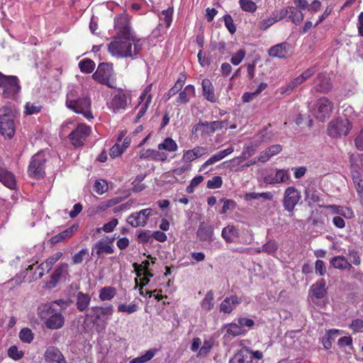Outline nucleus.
Returning <instances> with one entry per match:
<instances>
[{"label": "nucleus", "instance_id": "nucleus-1", "mask_svg": "<svg viewBox=\"0 0 363 363\" xmlns=\"http://www.w3.org/2000/svg\"><path fill=\"white\" fill-rule=\"evenodd\" d=\"M66 107L88 120L94 118L91 112V100L88 92L82 85L69 84L65 100Z\"/></svg>", "mask_w": 363, "mask_h": 363}, {"label": "nucleus", "instance_id": "nucleus-2", "mask_svg": "<svg viewBox=\"0 0 363 363\" xmlns=\"http://www.w3.org/2000/svg\"><path fill=\"white\" fill-rule=\"evenodd\" d=\"M130 37L115 38L108 45V50L112 56L116 57H133L142 50L138 41L131 40Z\"/></svg>", "mask_w": 363, "mask_h": 363}, {"label": "nucleus", "instance_id": "nucleus-3", "mask_svg": "<svg viewBox=\"0 0 363 363\" xmlns=\"http://www.w3.org/2000/svg\"><path fill=\"white\" fill-rule=\"evenodd\" d=\"M38 315L44 325L50 330H55L63 328L65 317L58 308L52 306L42 305L38 308Z\"/></svg>", "mask_w": 363, "mask_h": 363}, {"label": "nucleus", "instance_id": "nucleus-4", "mask_svg": "<svg viewBox=\"0 0 363 363\" xmlns=\"http://www.w3.org/2000/svg\"><path fill=\"white\" fill-rule=\"evenodd\" d=\"M16 113V111L9 104L0 108V133L5 138L10 139L14 135Z\"/></svg>", "mask_w": 363, "mask_h": 363}, {"label": "nucleus", "instance_id": "nucleus-5", "mask_svg": "<svg viewBox=\"0 0 363 363\" xmlns=\"http://www.w3.org/2000/svg\"><path fill=\"white\" fill-rule=\"evenodd\" d=\"M353 124L350 119L338 116L328 123L327 134L331 138H342L350 133Z\"/></svg>", "mask_w": 363, "mask_h": 363}, {"label": "nucleus", "instance_id": "nucleus-6", "mask_svg": "<svg viewBox=\"0 0 363 363\" xmlns=\"http://www.w3.org/2000/svg\"><path fill=\"white\" fill-rule=\"evenodd\" d=\"M50 157L48 151H40L34 155L30 161L28 173L30 177L40 179L45 174V163Z\"/></svg>", "mask_w": 363, "mask_h": 363}, {"label": "nucleus", "instance_id": "nucleus-7", "mask_svg": "<svg viewBox=\"0 0 363 363\" xmlns=\"http://www.w3.org/2000/svg\"><path fill=\"white\" fill-rule=\"evenodd\" d=\"M0 87L3 89V96L8 99H15L20 90L18 79L15 76H6L0 73Z\"/></svg>", "mask_w": 363, "mask_h": 363}, {"label": "nucleus", "instance_id": "nucleus-8", "mask_svg": "<svg viewBox=\"0 0 363 363\" xmlns=\"http://www.w3.org/2000/svg\"><path fill=\"white\" fill-rule=\"evenodd\" d=\"M333 110V102L327 97L323 96L315 101L313 108V114L317 119L323 121L330 117Z\"/></svg>", "mask_w": 363, "mask_h": 363}, {"label": "nucleus", "instance_id": "nucleus-9", "mask_svg": "<svg viewBox=\"0 0 363 363\" xmlns=\"http://www.w3.org/2000/svg\"><path fill=\"white\" fill-rule=\"evenodd\" d=\"M301 198V192L294 186L287 187L284 193L283 206L284 210L292 213Z\"/></svg>", "mask_w": 363, "mask_h": 363}, {"label": "nucleus", "instance_id": "nucleus-10", "mask_svg": "<svg viewBox=\"0 0 363 363\" xmlns=\"http://www.w3.org/2000/svg\"><path fill=\"white\" fill-rule=\"evenodd\" d=\"M153 214L154 212L152 208L142 209L138 212L131 213L127 218V223L133 228L145 227L148 218Z\"/></svg>", "mask_w": 363, "mask_h": 363}, {"label": "nucleus", "instance_id": "nucleus-11", "mask_svg": "<svg viewBox=\"0 0 363 363\" xmlns=\"http://www.w3.org/2000/svg\"><path fill=\"white\" fill-rule=\"evenodd\" d=\"M114 28L121 38L130 37L131 26L129 16L127 13L116 16L114 18Z\"/></svg>", "mask_w": 363, "mask_h": 363}, {"label": "nucleus", "instance_id": "nucleus-12", "mask_svg": "<svg viewBox=\"0 0 363 363\" xmlns=\"http://www.w3.org/2000/svg\"><path fill=\"white\" fill-rule=\"evenodd\" d=\"M128 101H130V95L121 90L113 96L108 104V108L114 113H121L125 110Z\"/></svg>", "mask_w": 363, "mask_h": 363}, {"label": "nucleus", "instance_id": "nucleus-13", "mask_svg": "<svg viewBox=\"0 0 363 363\" xmlns=\"http://www.w3.org/2000/svg\"><path fill=\"white\" fill-rule=\"evenodd\" d=\"M90 133V128L84 124H79L69 135V140L74 146H81Z\"/></svg>", "mask_w": 363, "mask_h": 363}, {"label": "nucleus", "instance_id": "nucleus-14", "mask_svg": "<svg viewBox=\"0 0 363 363\" xmlns=\"http://www.w3.org/2000/svg\"><path fill=\"white\" fill-rule=\"evenodd\" d=\"M290 179L288 169H276L274 174H269L264 177V182L267 184L274 185L284 183Z\"/></svg>", "mask_w": 363, "mask_h": 363}, {"label": "nucleus", "instance_id": "nucleus-15", "mask_svg": "<svg viewBox=\"0 0 363 363\" xmlns=\"http://www.w3.org/2000/svg\"><path fill=\"white\" fill-rule=\"evenodd\" d=\"M313 89L318 92L327 93L333 87L330 77L325 73L318 74L313 81Z\"/></svg>", "mask_w": 363, "mask_h": 363}, {"label": "nucleus", "instance_id": "nucleus-16", "mask_svg": "<svg viewBox=\"0 0 363 363\" xmlns=\"http://www.w3.org/2000/svg\"><path fill=\"white\" fill-rule=\"evenodd\" d=\"M293 49L291 45L286 42L272 46L269 50V55L271 57L278 58H286L291 55Z\"/></svg>", "mask_w": 363, "mask_h": 363}, {"label": "nucleus", "instance_id": "nucleus-17", "mask_svg": "<svg viewBox=\"0 0 363 363\" xmlns=\"http://www.w3.org/2000/svg\"><path fill=\"white\" fill-rule=\"evenodd\" d=\"M112 65L108 63L99 64L97 70L93 74L92 77L101 84H106L111 74Z\"/></svg>", "mask_w": 363, "mask_h": 363}, {"label": "nucleus", "instance_id": "nucleus-18", "mask_svg": "<svg viewBox=\"0 0 363 363\" xmlns=\"http://www.w3.org/2000/svg\"><path fill=\"white\" fill-rule=\"evenodd\" d=\"M221 237L228 244L240 240V234L238 227L230 224L226 225L222 229Z\"/></svg>", "mask_w": 363, "mask_h": 363}, {"label": "nucleus", "instance_id": "nucleus-19", "mask_svg": "<svg viewBox=\"0 0 363 363\" xmlns=\"http://www.w3.org/2000/svg\"><path fill=\"white\" fill-rule=\"evenodd\" d=\"M241 302V297L237 295L226 297L220 305V311L224 313H230Z\"/></svg>", "mask_w": 363, "mask_h": 363}, {"label": "nucleus", "instance_id": "nucleus-20", "mask_svg": "<svg viewBox=\"0 0 363 363\" xmlns=\"http://www.w3.org/2000/svg\"><path fill=\"white\" fill-rule=\"evenodd\" d=\"M140 158L143 160L148 159L155 161L164 162L167 159V155L164 152L160 151L159 150L147 149L140 152Z\"/></svg>", "mask_w": 363, "mask_h": 363}, {"label": "nucleus", "instance_id": "nucleus-21", "mask_svg": "<svg viewBox=\"0 0 363 363\" xmlns=\"http://www.w3.org/2000/svg\"><path fill=\"white\" fill-rule=\"evenodd\" d=\"M206 153V147L203 146H196L191 150L184 152L182 160L185 162H191L196 158L202 157Z\"/></svg>", "mask_w": 363, "mask_h": 363}, {"label": "nucleus", "instance_id": "nucleus-22", "mask_svg": "<svg viewBox=\"0 0 363 363\" xmlns=\"http://www.w3.org/2000/svg\"><path fill=\"white\" fill-rule=\"evenodd\" d=\"M91 311L96 319L106 320L112 316L113 307L111 304L104 306H94L91 308Z\"/></svg>", "mask_w": 363, "mask_h": 363}, {"label": "nucleus", "instance_id": "nucleus-23", "mask_svg": "<svg viewBox=\"0 0 363 363\" xmlns=\"http://www.w3.org/2000/svg\"><path fill=\"white\" fill-rule=\"evenodd\" d=\"M202 94L204 98L209 102L215 103L217 97L215 94L214 87L212 82L208 79H204L201 82Z\"/></svg>", "mask_w": 363, "mask_h": 363}, {"label": "nucleus", "instance_id": "nucleus-24", "mask_svg": "<svg viewBox=\"0 0 363 363\" xmlns=\"http://www.w3.org/2000/svg\"><path fill=\"white\" fill-rule=\"evenodd\" d=\"M0 182L11 189L16 186V179L13 173L9 172L0 165Z\"/></svg>", "mask_w": 363, "mask_h": 363}, {"label": "nucleus", "instance_id": "nucleus-25", "mask_svg": "<svg viewBox=\"0 0 363 363\" xmlns=\"http://www.w3.org/2000/svg\"><path fill=\"white\" fill-rule=\"evenodd\" d=\"M78 229L77 225H73L71 227L67 228L66 230H63L62 232L52 236L50 238V242L52 244H56L57 242H65L67 241L68 239H69L74 232H76Z\"/></svg>", "mask_w": 363, "mask_h": 363}, {"label": "nucleus", "instance_id": "nucleus-26", "mask_svg": "<svg viewBox=\"0 0 363 363\" xmlns=\"http://www.w3.org/2000/svg\"><path fill=\"white\" fill-rule=\"evenodd\" d=\"M223 330L225 331L224 337L229 339L243 335L246 332L245 330L240 328L238 323H235L225 324L223 326Z\"/></svg>", "mask_w": 363, "mask_h": 363}, {"label": "nucleus", "instance_id": "nucleus-27", "mask_svg": "<svg viewBox=\"0 0 363 363\" xmlns=\"http://www.w3.org/2000/svg\"><path fill=\"white\" fill-rule=\"evenodd\" d=\"M228 124L227 121H215L212 122H203L204 128L202 130V134L211 135L215 131L221 130Z\"/></svg>", "mask_w": 363, "mask_h": 363}, {"label": "nucleus", "instance_id": "nucleus-28", "mask_svg": "<svg viewBox=\"0 0 363 363\" xmlns=\"http://www.w3.org/2000/svg\"><path fill=\"white\" fill-rule=\"evenodd\" d=\"M68 274V264L62 262L57 265L51 275L50 283L55 286L60 279L65 274Z\"/></svg>", "mask_w": 363, "mask_h": 363}, {"label": "nucleus", "instance_id": "nucleus-29", "mask_svg": "<svg viewBox=\"0 0 363 363\" xmlns=\"http://www.w3.org/2000/svg\"><path fill=\"white\" fill-rule=\"evenodd\" d=\"M195 87L194 85L189 84L185 86L183 91H180L177 99L179 104H187L191 98L195 96Z\"/></svg>", "mask_w": 363, "mask_h": 363}, {"label": "nucleus", "instance_id": "nucleus-30", "mask_svg": "<svg viewBox=\"0 0 363 363\" xmlns=\"http://www.w3.org/2000/svg\"><path fill=\"white\" fill-rule=\"evenodd\" d=\"M251 362L252 356L250 349L243 348L234 355L229 363H251Z\"/></svg>", "mask_w": 363, "mask_h": 363}, {"label": "nucleus", "instance_id": "nucleus-31", "mask_svg": "<svg viewBox=\"0 0 363 363\" xmlns=\"http://www.w3.org/2000/svg\"><path fill=\"white\" fill-rule=\"evenodd\" d=\"M113 238L106 242L105 240H99L94 245V248L96 250V254L101 255L103 253L112 254L113 252V247L112 242Z\"/></svg>", "mask_w": 363, "mask_h": 363}, {"label": "nucleus", "instance_id": "nucleus-32", "mask_svg": "<svg viewBox=\"0 0 363 363\" xmlns=\"http://www.w3.org/2000/svg\"><path fill=\"white\" fill-rule=\"evenodd\" d=\"M313 296L317 299L323 298L326 294L325 281L324 279H320L316 283L313 284L310 289Z\"/></svg>", "mask_w": 363, "mask_h": 363}, {"label": "nucleus", "instance_id": "nucleus-33", "mask_svg": "<svg viewBox=\"0 0 363 363\" xmlns=\"http://www.w3.org/2000/svg\"><path fill=\"white\" fill-rule=\"evenodd\" d=\"M330 262L335 269L345 270L352 268L351 264L343 256H335L330 259Z\"/></svg>", "mask_w": 363, "mask_h": 363}, {"label": "nucleus", "instance_id": "nucleus-34", "mask_svg": "<svg viewBox=\"0 0 363 363\" xmlns=\"http://www.w3.org/2000/svg\"><path fill=\"white\" fill-rule=\"evenodd\" d=\"M326 208L330 209L332 213L340 215V216H341L346 218H352L354 217L353 211L347 207L337 205H329L327 206Z\"/></svg>", "mask_w": 363, "mask_h": 363}, {"label": "nucleus", "instance_id": "nucleus-35", "mask_svg": "<svg viewBox=\"0 0 363 363\" xmlns=\"http://www.w3.org/2000/svg\"><path fill=\"white\" fill-rule=\"evenodd\" d=\"M350 169L351 170H361L363 166V154L349 153Z\"/></svg>", "mask_w": 363, "mask_h": 363}, {"label": "nucleus", "instance_id": "nucleus-36", "mask_svg": "<svg viewBox=\"0 0 363 363\" xmlns=\"http://www.w3.org/2000/svg\"><path fill=\"white\" fill-rule=\"evenodd\" d=\"M63 354L61 351L55 346H49L46 348L44 353V358L46 362H55Z\"/></svg>", "mask_w": 363, "mask_h": 363}, {"label": "nucleus", "instance_id": "nucleus-37", "mask_svg": "<svg viewBox=\"0 0 363 363\" xmlns=\"http://www.w3.org/2000/svg\"><path fill=\"white\" fill-rule=\"evenodd\" d=\"M157 148L160 151L176 152L178 150L177 143L171 138H166L161 143L158 144Z\"/></svg>", "mask_w": 363, "mask_h": 363}, {"label": "nucleus", "instance_id": "nucleus-38", "mask_svg": "<svg viewBox=\"0 0 363 363\" xmlns=\"http://www.w3.org/2000/svg\"><path fill=\"white\" fill-rule=\"evenodd\" d=\"M116 295V289L113 286H104L99 291V298L101 301H111Z\"/></svg>", "mask_w": 363, "mask_h": 363}, {"label": "nucleus", "instance_id": "nucleus-39", "mask_svg": "<svg viewBox=\"0 0 363 363\" xmlns=\"http://www.w3.org/2000/svg\"><path fill=\"white\" fill-rule=\"evenodd\" d=\"M63 256V253L62 252H57L55 254L50 256L48 259H46L43 264V269L46 270V273H48L53 265L60 260Z\"/></svg>", "mask_w": 363, "mask_h": 363}, {"label": "nucleus", "instance_id": "nucleus-40", "mask_svg": "<svg viewBox=\"0 0 363 363\" xmlns=\"http://www.w3.org/2000/svg\"><path fill=\"white\" fill-rule=\"evenodd\" d=\"M91 297L86 294L79 292L77 296V308L79 311H84L89 305Z\"/></svg>", "mask_w": 363, "mask_h": 363}, {"label": "nucleus", "instance_id": "nucleus-41", "mask_svg": "<svg viewBox=\"0 0 363 363\" xmlns=\"http://www.w3.org/2000/svg\"><path fill=\"white\" fill-rule=\"evenodd\" d=\"M213 230L211 226H200L197 230V236L201 241H211Z\"/></svg>", "mask_w": 363, "mask_h": 363}, {"label": "nucleus", "instance_id": "nucleus-42", "mask_svg": "<svg viewBox=\"0 0 363 363\" xmlns=\"http://www.w3.org/2000/svg\"><path fill=\"white\" fill-rule=\"evenodd\" d=\"M126 134V130H122L118 138L117 143L111 148L110 150V156L112 158L117 157L120 156L124 151V148H122L119 142L123 140Z\"/></svg>", "mask_w": 363, "mask_h": 363}, {"label": "nucleus", "instance_id": "nucleus-43", "mask_svg": "<svg viewBox=\"0 0 363 363\" xmlns=\"http://www.w3.org/2000/svg\"><path fill=\"white\" fill-rule=\"evenodd\" d=\"M288 16L296 25L300 24L304 18L301 11L298 10L296 7L294 6H289Z\"/></svg>", "mask_w": 363, "mask_h": 363}, {"label": "nucleus", "instance_id": "nucleus-44", "mask_svg": "<svg viewBox=\"0 0 363 363\" xmlns=\"http://www.w3.org/2000/svg\"><path fill=\"white\" fill-rule=\"evenodd\" d=\"M214 306V295L211 291H209L205 295L201 302V308L203 311H210Z\"/></svg>", "mask_w": 363, "mask_h": 363}, {"label": "nucleus", "instance_id": "nucleus-45", "mask_svg": "<svg viewBox=\"0 0 363 363\" xmlns=\"http://www.w3.org/2000/svg\"><path fill=\"white\" fill-rule=\"evenodd\" d=\"M304 82L303 79L301 78L300 75H298L297 77L294 78L293 80H291L286 86V87H281V94H288L292 91L296 87L301 85Z\"/></svg>", "mask_w": 363, "mask_h": 363}, {"label": "nucleus", "instance_id": "nucleus-46", "mask_svg": "<svg viewBox=\"0 0 363 363\" xmlns=\"http://www.w3.org/2000/svg\"><path fill=\"white\" fill-rule=\"evenodd\" d=\"M304 82L303 79L301 78L300 75H298L297 77L294 78L293 80H291L286 86V87H281V94H288L292 91L296 87L301 85Z\"/></svg>", "mask_w": 363, "mask_h": 363}, {"label": "nucleus", "instance_id": "nucleus-47", "mask_svg": "<svg viewBox=\"0 0 363 363\" xmlns=\"http://www.w3.org/2000/svg\"><path fill=\"white\" fill-rule=\"evenodd\" d=\"M304 82L303 79L301 78L300 75H298L297 77L294 78L293 80H291L286 86V87H281V94H288L292 91L296 87L301 85Z\"/></svg>", "mask_w": 363, "mask_h": 363}, {"label": "nucleus", "instance_id": "nucleus-48", "mask_svg": "<svg viewBox=\"0 0 363 363\" xmlns=\"http://www.w3.org/2000/svg\"><path fill=\"white\" fill-rule=\"evenodd\" d=\"M172 8H168L166 10H163L161 13L158 14V17L160 22L163 21L165 23L166 28H168L169 27L172 21Z\"/></svg>", "mask_w": 363, "mask_h": 363}, {"label": "nucleus", "instance_id": "nucleus-49", "mask_svg": "<svg viewBox=\"0 0 363 363\" xmlns=\"http://www.w3.org/2000/svg\"><path fill=\"white\" fill-rule=\"evenodd\" d=\"M156 352H157L156 349L149 350L146 351L145 354L131 359L129 362V363H145V362L150 361L151 359H152L155 357Z\"/></svg>", "mask_w": 363, "mask_h": 363}, {"label": "nucleus", "instance_id": "nucleus-50", "mask_svg": "<svg viewBox=\"0 0 363 363\" xmlns=\"http://www.w3.org/2000/svg\"><path fill=\"white\" fill-rule=\"evenodd\" d=\"M7 355L13 360L18 361L23 357L24 352L20 350L16 345H11L7 350Z\"/></svg>", "mask_w": 363, "mask_h": 363}, {"label": "nucleus", "instance_id": "nucleus-51", "mask_svg": "<svg viewBox=\"0 0 363 363\" xmlns=\"http://www.w3.org/2000/svg\"><path fill=\"white\" fill-rule=\"evenodd\" d=\"M238 2L242 10L245 12L254 13L257 9L254 0H239Z\"/></svg>", "mask_w": 363, "mask_h": 363}, {"label": "nucleus", "instance_id": "nucleus-52", "mask_svg": "<svg viewBox=\"0 0 363 363\" xmlns=\"http://www.w3.org/2000/svg\"><path fill=\"white\" fill-rule=\"evenodd\" d=\"M121 199L119 198H113L107 201H102L98 204L96 206V212L104 211L106 209L118 204L121 202Z\"/></svg>", "mask_w": 363, "mask_h": 363}, {"label": "nucleus", "instance_id": "nucleus-53", "mask_svg": "<svg viewBox=\"0 0 363 363\" xmlns=\"http://www.w3.org/2000/svg\"><path fill=\"white\" fill-rule=\"evenodd\" d=\"M20 340L25 343H30L34 338V334L28 328H24L19 332Z\"/></svg>", "mask_w": 363, "mask_h": 363}, {"label": "nucleus", "instance_id": "nucleus-54", "mask_svg": "<svg viewBox=\"0 0 363 363\" xmlns=\"http://www.w3.org/2000/svg\"><path fill=\"white\" fill-rule=\"evenodd\" d=\"M138 309V306L136 303H132L130 304L120 303L118 306L117 311L119 313H126L131 314L136 312Z\"/></svg>", "mask_w": 363, "mask_h": 363}, {"label": "nucleus", "instance_id": "nucleus-55", "mask_svg": "<svg viewBox=\"0 0 363 363\" xmlns=\"http://www.w3.org/2000/svg\"><path fill=\"white\" fill-rule=\"evenodd\" d=\"M42 106L35 103L27 102L24 106V114L28 116L40 112Z\"/></svg>", "mask_w": 363, "mask_h": 363}, {"label": "nucleus", "instance_id": "nucleus-56", "mask_svg": "<svg viewBox=\"0 0 363 363\" xmlns=\"http://www.w3.org/2000/svg\"><path fill=\"white\" fill-rule=\"evenodd\" d=\"M79 67L82 72L91 73L94 69L95 63L91 60H84L79 63Z\"/></svg>", "mask_w": 363, "mask_h": 363}, {"label": "nucleus", "instance_id": "nucleus-57", "mask_svg": "<svg viewBox=\"0 0 363 363\" xmlns=\"http://www.w3.org/2000/svg\"><path fill=\"white\" fill-rule=\"evenodd\" d=\"M45 306H52V308H57V306L60 307L59 311H65L69 306L70 305V302L67 300L64 299H57L54 301L50 302L47 304H44Z\"/></svg>", "mask_w": 363, "mask_h": 363}, {"label": "nucleus", "instance_id": "nucleus-58", "mask_svg": "<svg viewBox=\"0 0 363 363\" xmlns=\"http://www.w3.org/2000/svg\"><path fill=\"white\" fill-rule=\"evenodd\" d=\"M118 223V220L116 218H113L107 223H105L102 228H97L96 232L98 233H100L101 231H104L106 233L113 232Z\"/></svg>", "mask_w": 363, "mask_h": 363}, {"label": "nucleus", "instance_id": "nucleus-59", "mask_svg": "<svg viewBox=\"0 0 363 363\" xmlns=\"http://www.w3.org/2000/svg\"><path fill=\"white\" fill-rule=\"evenodd\" d=\"M278 249L277 243L274 240H269L267 243H265L264 245L262 246L261 249H259L257 252H264L267 253H273L276 252Z\"/></svg>", "mask_w": 363, "mask_h": 363}, {"label": "nucleus", "instance_id": "nucleus-60", "mask_svg": "<svg viewBox=\"0 0 363 363\" xmlns=\"http://www.w3.org/2000/svg\"><path fill=\"white\" fill-rule=\"evenodd\" d=\"M222 157L220 155L219 152H216V154L211 155L201 167L199 171L205 170L208 166L212 165L220 160H222Z\"/></svg>", "mask_w": 363, "mask_h": 363}, {"label": "nucleus", "instance_id": "nucleus-61", "mask_svg": "<svg viewBox=\"0 0 363 363\" xmlns=\"http://www.w3.org/2000/svg\"><path fill=\"white\" fill-rule=\"evenodd\" d=\"M222 201H223V206L220 211V213L225 214L233 211L235 208L236 203L233 200L223 199Z\"/></svg>", "mask_w": 363, "mask_h": 363}, {"label": "nucleus", "instance_id": "nucleus-62", "mask_svg": "<svg viewBox=\"0 0 363 363\" xmlns=\"http://www.w3.org/2000/svg\"><path fill=\"white\" fill-rule=\"evenodd\" d=\"M89 255V250L86 248L82 249L79 252L74 254L72 257V262L74 264H81L84 257Z\"/></svg>", "mask_w": 363, "mask_h": 363}, {"label": "nucleus", "instance_id": "nucleus-63", "mask_svg": "<svg viewBox=\"0 0 363 363\" xmlns=\"http://www.w3.org/2000/svg\"><path fill=\"white\" fill-rule=\"evenodd\" d=\"M94 187L95 191L99 195H101L108 191V184L104 180L96 181Z\"/></svg>", "mask_w": 363, "mask_h": 363}, {"label": "nucleus", "instance_id": "nucleus-64", "mask_svg": "<svg viewBox=\"0 0 363 363\" xmlns=\"http://www.w3.org/2000/svg\"><path fill=\"white\" fill-rule=\"evenodd\" d=\"M350 328L354 333H363V320L359 318L353 320L350 325Z\"/></svg>", "mask_w": 363, "mask_h": 363}]
</instances>
